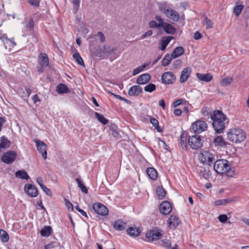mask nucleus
<instances>
[{
    "instance_id": "44",
    "label": "nucleus",
    "mask_w": 249,
    "mask_h": 249,
    "mask_svg": "<svg viewBox=\"0 0 249 249\" xmlns=\"http://www.w3.org/2000/svg\"><path fill=\"white\" fill-rule=\"evenodd\" d=\"M150 122L153 124V125L155 127L156 129L159 132H161V129H160L159 125V122L157 119L155 118H151L150 120Z\"/></svg>"
},
{
    "instance_id": "28",
    "label": "nucleus",
    "mask_w": 249,
    "mask_h": 249,
    "mask_svg": "<svg viewBox=\"0 0 249 249\" xmlns=\"http://www.w3.org/2000/svg\"><path fill=\"white\" fill-rule=\"evenodd\" d=\"M162 27L163 30L167 34L173 35L175 33L176 29L172 25L169 23H164V25Z\"/></svg>"
},
{
    "instance_id": "58",
    "label": "nucleus",
    "mask_w": 249,
    "mask_h": 249,
    "mask_svg": "<svg viewBox=\"0 0 249 249\" xmlns=\"http://www.w3.org/2000/svg\"><path fill=\"white\" fill-rule=\"evenodd\" d=\"M149 27L152 28H158L160 27L157 22L154 20H152L149 22Z\"/></svg>"
},
{
    "instance_id": "59",
    "label": "nucleus",
    "mask_w": 249,
    "mask_h": 249,
    "mask_svg": "<svg viewBox=\"0 0 249 249\" xmlns=\"http://www.w3.org/2000/svg\"><path fill=\"white\" fill-rule=\"evenodd\" d=\"M41 189L43 190V191L48 195L49 196H51L52 194L51 192V191L49 189H48L47 187H46L45 186L43 185L42 187H41Z\"/></svg>"
},
{
    "instance_id": "15",
    "label": "nucleus",
    "mask_w": 249,
    "mask_h": 249,
    "mask_svg": "<svg viewBox=\"0 0 249 249\" xmlns=\"http://www.w3.org/2000/svg\"><path fill=\"white\" fill-rule=\"evenodd\" d=\"M24 191L28 196L31 197H36L38 195L37 188L30 184H26L25 185Z\"/></svg>"
},
{
    "instance_id": "32",
    "label": "nucleus",
    "mask_w": 249,
    "mask_h": 249,
    "mask_svg": "<svg viewBox=\"0 0 249 249\" xmlns=\"http://www.w3.org/2000/svg\"><path fill=\"white\" fill-rule=\"evenodd\" d=\"M52 229L50 226H45L41 231L40 233L42 236H49L52 233Z\"/></svg>"
},
{
    "instance_id": "63",
    "label": "nucleus",
    "mask_w": 249,
    "mask_h": 249,
    "mask_svg": "<svg viewBox=\"0 0 249 249\" xmlns=\"http://www.w3.org/2000/svg\"><path fill=\"white\" fill-rule=\"evenodd\" d=\"M142 68H138L137 69H135L133 70V75H135L137 74H138L139 73H140L142 71Z\"/></svg>"
},
{
    "instance_id": "41",
    "label": "nucleus",
    "mask_w": 249,
    "mask_h": 249,
    "mask_svg": "<svg viewBox=\"0 0 249 249\" xmlns=\"http://www.w3.org/2000/svg\"><path fill=\"white\" fill-rule=\"evenodd\" d=\"M200 175L203 178L208 179L211 175V171H207L205 169H202L200 171Z\"/></svg>"
},
{
    "instance_id": "17",
    "label": "nucleus",
    "mask_w": 249,
    "mask_h": 249,
    "mask_svg": "<svg viewBox=\"0 0 249 249\" xmlns=\"http://www.w3.org/2000/svg\"><path fill=\"white\" fill-rule=\"evenodd\" d=\"M192 71V69L190 67H187L184 68L181 72L180 77V82H185L189 77Z\"/></svg>"
},
{
    "instance_id": "49",
    "label": "nucleus",
    "mask_w": 249,
    "mask_h": 249,
    "mask_svg": "<svg viewBox=\"0 0 249 249\" xmlns=\"http://www.w3.org/2000/svg\"><path fill=\"white\" fill-rule=\"evenodd\" d=\"M28 3L34 7H38L39 6L40 0H28Z\"/></svg>"
},
{
    "instance_id": "10",
    "label": "nucleus",
    "mask_w": 249,
    "mask_h": 249,
    "mask_svg": "<svg viewBox=\"0 0 249 249\" xmlns=\"http://www.w3.org/2000/svg\"><path fill=\"white\" fill-rule=\"evenodd\" d=\"M92 208L96 213L101 215L105 216L108 213L107 208L100 203H95L93 205Z\"/></svg>"
},
{
    "instance_id": "30",
    "label": "nucleus",
    "mask_w": 249,
    "mask_h": 249,
    "mask_svg": "<svg viewBox=\"0 0 249 249\" xmlns=\"http://www.w3.org/2000/svg\"><path fill=\"white\" fill-rule=\"evenodd\" d=\"M56 91L58 93L60 94L70 92V90L67 86L63 84H60L57 86Z\"/></svg>"
},
{
    "instance_id": "24",
    "label": "nucleus",
    "mask_w": 249,
    "mask_h": 249,
    "mask_svg": "<svg viewBox=\"0 0 249 249\" xmlns=\"http://www.w3.org/2000/svg\"><path fill=\"white\" fill-rule=\"evenodd\" d=\"M146 173L149 177L152 180H156L158 178V172L153 167H149L146 170Z\"/></svg>"
},
{
    "instance_id": "33",
    "label": "nucleus",
    "mask_w": 249,
    "mask_h": 249,
    "mask_svg": "<svg viewBox=\"0 0 249 249\" xmlns=\"http://www.w3.org/2000/svg\"><path fill=\"white\" fill-rule=\"evenodd\" d=\"M10 145V142L4 136L1 137L0 142V148H6Z\"/></svg>"
},
{
    "instance_id": "7",
    "label": "nucleus",
    "mask_w": 249,
    "mask_h": 249,
    "mask_svg": "<svg viewBox=\"0 0 249 249\" xmlns=\"http://www.w3.org/2000/svg\"><path fill=\"white\" fill-rule=\"evenodd\" d=\"M208 127L207 124L204 121L197 120L193 123L192 129L194 132L196 133H201L203 131L207 130Z\"/></svg>"
},
{
    "instance_id": "1",
    "label": "nucleus",
    "mask_w": 249,
    "mask_h": 249,
    "mask_svg": "<svg viewBox=\"0 0 249 249\" xmlns=\"http://www.w3.org/2000/svg\"><path fill=\"white\" fill-rule=\"evenodd\" d=\"M213 120V126L215 132L217 134L222 133L225 128V121L226 118L222 111L216 110L211 115Z\"/></svg>"
},
{
    "instance_id": "36",
    "label": "nucleus",
    "mask_w": 249,
    "mask_h": 249,
    "mask_svg": "<svg viewBox=\"0 0 249 249\" xmlns=\"http://www.w3.org/2000/svg\"><path fill=\"white\" fill-rule=\"evenodd\" d=\"M0 239L3 242H7L9 240V235L8 233L4 230H0Z\"/></svg>"
},
{
    "instance_id": "8",
    "label": "nucleus",
    "mask_w": 249,
    "mask_h": 249,
    "mask_svg": "<svg viewBox=\"0 0 249 249\" xmlns=\"http://www.w3.org/2000/svg\"><path fill=\"white\" fill-rule=\"evenodd\" d=\"M39 66L38 67V71L40 72L43 71V69L49 65V59L47 55L44 53H41L38 57Z\"/></svg>"
},
{
    "instance_id": "53",
    "label": "nucleus",
    "mask_w": 249,
    "mask_h": 249,
    "mask_svg": "<svg viewBox=\"0 0 249 249\" xmlns=\"http://www.w3.org/2000/svg\"><path fill=\"white\" fill-rule=\"evenodd\" d=\"M155 19L157 20V21L158 22L157 23H158V25L160 27H162L164 25V23L163 22V20L160 17L157 16L156 17Z\"/></svg>"
},
{
    "instance_id": "34",
    "label": "nucleus",
    "mask_w": 249,
    "mask_h": 249,
    "mask_svg": "<svg viewBox=\"0 0 249 249\" xmlns=\"http://www.w3.org/2000/svg\"><path fill=\"white\" fill-rule=\"evenodd\" d=\"M95 117L98 120L104 124H106L108 123V121L102 115L98 112H95Z\"/></svg>"
},
{
    "instance_id": "3",
    "label": "nucleus",
    "mask_w": 249,
    "mask_h": 249,
    "mask_svg": "<svg viewBox=\"0 0 249 249\" xmlns=\"http://www.w3.org/2000/svg\"><path fill=\"white\" fill-rule=\"evenodd\" d=\"M214 171L219 174L226 173L230 169L229 161L225 160H216L213 165Z\"/></svg>"
},
{
    "instance_id": "9",
    "label": "nucleus",
    "mask_w": 249,
    "mask_h": 249,
    "mask_svg": "<svg viewBox=\"0 0 249 249\" xmlns=\"http://www.w3.org/2000/svg\"><path fill=\"white\" fill-rule=\"evenodd\" d=\"M17 157V153L12 150H9L5 153L1 157V160L7 164L12 163Z\"/></svg>"
},
{
    "instance_id": "64",
    "label": "nucleus",
    "mask_w": 249,
    "mask_h": 249,
    "mask_svg": "<svg viewBox=\"0 0 249 249\" xmlns=\"http://www.w3.org/2000/svg\"><path fill=\"white\" fill-rule=\"evenodd\" d=\"M174 114L177 116H179L182 113V110L180 109H176L174 111Z\"/></svg>"
},
{
    "instance_id": "39",
    "label": "nucleus",
    "mask_w": 249,
    "mask_h": 249,
    "mask_svg": "<svg viewBox=\"0 0 249 249\" xmlns=\"http://www.w3.org/2000/svg\"><path fill=\"white\" fill-rule=\"evenodd\" d=\"M232 78L230 77H227L223 79L221 81L220 83L222 86L226 87L227 86L230 85L232 82Z\"/></svg>"
},
{
    "instance_id": "19",
    "label": "nucleus",
    "mask_w": 249,
    "mask_h": 249,
    "mask_svg": "<svg viewBox=\"0 0 249 249\" xmlns=\"http://www.w3.org/2000/svg\"><path fill=\"white\" fill-rule=\"evenodd\" d=\"M151 79V76L148 73H143L140 75L137 80V83L140 85H144L147 83Z\"/></svg>"
},
{
    "instance_id": "62",
    "label": "nucleus",
    "mask_w": 249,
    "mask_h": 249,
    "mask_svg": "<svg viewBox=\"0 0 249 249\" xmlns=\"http://www.w3.org/2000/svg\"><path fill=\"white\" fill-rule=\"evenodd\" d=\"M201 37L202 36L199 32L197 31L194 34V38L195 39L198 40L200 39Z\"/></svg>"
},
{
    "instance_id": "23",
    "label": "nucleus",
    "mask_w": 249,
    "mask_h": 249,
    "mask_svg": "<svg viewBox=\"0 0 249 249\" xmlns=\"http://www.w3.org/2000/svg\"><path fill=\"white\" fill-rule=\"evenodd\" d=\"M113 226L117 230L122 231L126 228V224L122 220L119 219L115 221L113 224Z\"/></svg>"
},
{
    "instance_id": "61",
    "label": "nucleus",
    "mask_w": 249,
    "mask_h": 249,
    "mask_svg": "<svg viewBox=\"0 0 249 249\" xmlns=\"http://www.w3.org/2000/svg\"><path fill=\"white\" fill-rule=\"evenodd\" d=\"M66 202V205L69 209L73 210V205L71 202L68 201L67 199H65Z\"/></svg>"
},
{
    "instance_id": "18",
    "label": "nucleus",
    "mask_w": 249,
    "mask_h": 249,
    "mask_svg": "<svg viewBox=\"0 0 249 249\" xmlns=\"http://www.w3.org/2000/svg\"><path fill=\"white\" fill-rule=\"evenodd\" d=\"M142 91V87L139 85L131 87L128 90V94L130 96H136L139 95Z\"/></svg>"
},
{
    "instance_id": "26",
    "label": "nucleus",
    "mask_w": 249,
    "mask_h": 249,
    "mask_svg": "<svg viewBox=\"0 0 249 249\" xmlns=\"http://www.w3.org/2000/svg\"><path fill=\"white\" fill-rule=\"evenodd\" d=\"M184 53V49L182 47H178L175 49L171 55L173 58H176L183 54Z\"/></svg>"
},
{
    "instance_id": "52",
    "label": "nucleus",
    "mask_w": 249,
    "mask_h": 249,
    "mask_svg": "<svg viewBox=\"0 0 249 249\" xmlns=\"http://www.w3.org/2000/svg\"><path fill=\"white\" fill-rule=\"evenodd\" d=\"M161 242L163 244V246L166 249H168L170 247L171 243L169 240L165 239L162 240Z\"/></svg>"
},
{
    "instance_id": "2",
    "label": "nucleus",
    "mask_w": 249,
    "mask_h": 249,
    "mask_svg": "<svg viewBox=\"0 0 249 249\" xmlns=\"http://www.w3.org/2000/svg\"><path fill=\"white\" fill-rule=\"evenodd\" d=\"M228 140L232 142L240 143L246 138V132L239 128H233L227 132Z\"/></svg>"
},
{
    "instance_id": "16",
    "label": "nucleus",
    "mask_w": 249,
    "mask_h": 249,
    "mask_svg": "<svg viewBox=\"0 0 249 249\" xmlns=\"http://www.w3.org/2000/svg\"><path fill=\"white\" fill-rule=\"evenodd\" d=\"M179 223L180 220L178 217L176 215H171L168 220V225L171 229L176 228Z\"/></svg>"
},
{
    "instance_id": "54",
    "label": "nucleus",
    "mask_w": 249,
    "mask_h": 249,
    "mask_svg": "<svg viewBox=\"0 0 249 249\" xmlns=\"http://www.w3.org/2000/svg\"><path fill=\"white\" fill-rule=\"evenodd\" d=\"M34 26V20L32 18L30 19L28 22L27 23L26 27V28H29L30 30H32L33 29Z\"/></svg>"
},
{
    "instance_id": "22",
    "label": "nucleus",
    "mask_w": 249,
    "mask_h": 249,
    "mask_svg": "<svg viewBox=\"0 0 249 249\" xmlns=\"http://www.w3.org/2000/svg\"><path fill=\"white\" fill-rule=\"evenodd\" d=\"M196 76L197 78L200 80L205 81L206 82H209L212 80L213 78V75L210 73H206V74H201L197 73Z\"/></svg>"
},
{
    "instance_id": "14",
    "label": "nucleus",
    "mask_w": 249,
    "mask_h": 249,
    "mask_svg": "<svg viewBox=\"0 0 249 249\" xmlns=\"http://www.w3.org/2000/svg\"><path fill=\"white\" fill-rule=\"evenodd\" d=\"M172 210V207L171 203L167 201L163 202L160 206V211L164 215L170 213Z\"/></svg>"
},
{
    "instance_id": "56",
    "label": "nucleus",
    "mask_w": 249,
    "mask_h": 249,
    "mask_svg": "<svg viewBox=\"0 0 249 249\" xmlns=\"http://www.w3.org/2000/svg\"><path fill=\"white\" fill-rule=\"evenodd\" d=\"M97 36L99 37L101 42L104 43L106 41L105 36L102 32H99Z\"/></svg>"
},
{
    "instance_id": "21",
    "label": "nucleus",
    "mask_w": 249,
    "mask_h": 249,
    "mask_svg": "<svg viewBox=\"0 0 249 249\" xmlns=\"http://www.w3.org/2000/svg\"><path fill=\"white\" fill-rule=\"evenodd\" d=\"M213 143L216 146H225L228 142L225 141L224 139L221 136H217L213 141Z\"/></svg>"
},
{
    "instance_id": "38",
    "label": "nucleus",
    "mask_w": 249,
    "mask_h": 249,
    "mask_svg": "<svg viewBox=\"0 0 249 249\" xmlns=\"http://www.w3.org/2000/svg\"><path fill=\"white\" fill-rule=\"evenodd\" d=\"M75 180L78 183V187L81 189L82 192L84 193L85 194H87L88 192V189L86 188V187L83 184L81 180L78 178H76Z\"/></svg>"
},
{
    "instance_id": "51",
    "label": "nucleus",
    "mask_w": 249,
    "mask_h": 249,
    "mask_svg": "<svg viewBox=\"0 0 249 249\" xmlns=\"http://www.w3.org/2000/svg\"><path fill=\"white\" fill-rule=\"evenodd\" d=\"M228 219V216L225 214H220L218 217V220L221 223H225Z\"/></svg>"
},
{
    "instance_id": "11",
    "label": "nucleus",
    "mask_w": 249,
    "mask_h": 249,
    "mask_svg": "<svg viewBox=\"0 0 249 249\" xmlns=\"http://www.w3.org/2000/svg\"><path fill=\"white\" fill-rule=\"evenodd\" d=\"M35 142L36 144V147L37 150L41 154L42 157L44 160L47 159V145L44 142L40 141L38 140H35Z\"/></svg>"
},
{
    "instance_id": "29",
    "label": "nucleus",
    "mask_w": 249,
    "mask_h": 249,
    "mask_svg": "<svg viewBox=\"0 0 249 249\" xmlns=\"http://www.w3.org/2000/svg\"><path fill=\"white\" fill-rule=\"evenodd\" d=\"M15 176L16 177L22 179L27 180L29 178V176L27 173L24 170H19L17 171L15 173Z\"/></svg>"
},
{
    "instance_id": "42",
    "label": "nucleus",
    "mask_w": 249,
    "mask_h": 249,
    "mask_svg": "<svg viewBox=\"0 0 249 249\" xmlns=\"http://www.w3.org/2000/svg\"><path fill=\"white\" fill-rule=\"evenodd\" d=\"M156 89V86L155 84L152 83H150L148 85H146L144 89L146 92H152Z\"/></svg>"
},
{
    "instance_id": "50",
    "label": "nucleus",
    "mask_w": 249,
    "mask_h": 249,
    "mask_svg": "<svg viewBox=\"0 0 249 249\" xmlns=\"http://www.w3.org/2000/svg\"><path fill=\"white\" fill-rule=\"evenodd\" d=\"M111 135L114 137H117L119 136V133L117 131V126L115 125L111 126Z\"/></svg>"
},
{
    "instance_id": "4",
    "label": "nucleus",
    "mask_w": 249,
    "mask_h": 249,
    "mask_svg": "<svg viewBox=\"0 0 249 249\" xmlns=\"http://www.w3.org/2000/svg\"><path fill=\"white\" fill-rule=\"evenodd\" d=\"M188 143L191 148L198 149L202 147L203 141L201 139L200 136L195 135L189 137Z\"/></svg>"
},
{
    "instance_id": "43",
    "label": "nucleus",
    "mask_w": 249,
    "mask_h": 249,
    "mask_svg": "<svg viewBox=\"0 0 249 249\" xmlns=\"http://www.w3.org/2000/svg\"><path fill=\"white\" fill-rule=\"evenodd\" d=\"M117 49L116 48H112L110 49L109 47L104 46L103 47V52L104 53H114Z\"/></svg>"
},
{
    "instance_id": "12",
    "label": "nucleus",
    "mask_w": 249,
    "mask_h": 249,
    "mask_svg": "<svg viewBox=\"0 0 249 249\" xmlns=\"http://www.w3.org/2000/svg\"><path fill=\"white\" fill-rule=\"evenodd\" d=\"M161 79L163 83L171 84L175 81L176 77L172 72L168 71L162 74Z\"/></svg>"
},
{
    "instance_id": "46",
    "label": "nucleus",
    "mask_w": 249,
    "mask_h": 249,
    "mask_svg": "<svg viewBox=\"0 0 249 249\" xmlns=\"http://www.w3.org/2000/svg\"><path fill=\"white\" fill-rule=\"evenodd\" d=\"M186 136L185 134H182L180 135V142L181 145L183 149L186 147Z\"/></svg>"
},
{
    "instance_id": "35",
    "label": "nucleus",
    "mask_w": 249,
    "mask_h": 249,
    "mask_svg": "<svg viewBox=\"0 0 249 249\" xmlns=\"http://www.w3.org/2000/svg\"><path fill=\"white\" fill-rule=\"evenodd\" d=\"M73 57L75 60L76 62L82 66H84V61L81 58L79 53L76 52L73 54Z\"/></svg>"
},
{
    "instance_id": "60",
    "label": "nucleus",
    "mask_w": 249,
    "mask_h": 249,
    "mask_svg": "<svg viewBox=\"0 0 249 249\" xmlns=\"http://www.w3.org/2000/svg\"><path fill=\"white\" fill-rule=\"evenodd\" d=\"M75 208L79 213H81V214H82L83 216H84L86 217H88L87 213L85 211H84L83 210L79 208V205H77L76 206H75Z\"/></svg>"
},
{
    "instance_id": "45",
    "label": "nucleus",
    "mask_w": 249,
    "mask_h": 249,
    "mask_svg": "<svg viewBox=\"0 0 249 249\" xmlns=\"http://www.w3.org/2000/svg\"><path fill=\"white\" fill-rule=\"evenodd\" d=\"M71 2L73 5V10L76 13L79 7L80 0H72Z\"/></svg>"
},
{
    "instance_id": "13",
    "label": "nucleus",
    "mask_w": 249,
    "mask_h": 249,
    "mask_svg": "<svg viewBox=\"0 0 249 249\" xmlns=\"http://www.w3.org/2000/svg\"><path fill=\"white\" fill-rule=\"evenodd\" d=\"M163 12L167 18L175 21H178L179 19V15L178 13L171 8L164 9Z\"/></svg>"
},
{
    "instance_id": "47",
    "label": "nucleus",
    "mask_w": 249,
    "mask_h": 249,
    "mask_svg": "<svg viewBox=\"0 0 249 249\" xmlns=\"http://www.w3.org/2000/svg\"><path fill=\"white\" fill-rule=\"evenodd\" d=\"M204 25L205 26L206 29L212 28L213 27V23L210 19L207 17L205 18Z\"/></svg>"
},
{
    "instance_id": "40",
    "label": "nucleus",
    "mask_w": 249,
    "mask_h": 249,
    "mask_svg": "<svg viewBox=\"0 0 249 249\" xmlns=\"http://www.w3.org/2000/svg\"><path fill=\"white\" fill-rule=\"evenodd\" d=\"M244 8V6L242 4L236 5L233 9V12L236 17H238L241 14L242 10Z\"/></svg>"
},
{
    "instance_id": "57",
    "label": "nucleus",
    "mask_w": 249,
    "mask_h": 249,
    "mask_svg": "<svg viewBox=\"0 0 249 249\" xmlns=\"http://www.w3.org/2000/svg\"><path fill=\"white\" fill-rule=\"evenodd\" d=\"M153 34V32L152 30H149L147 32H145L143 35H142L141 36V39H143L147 37V36H151Z\"/></svg>"
},
{
    "instance_id": "31",
    "label": "nucleus",
    "mask_w": 249,
    "mask_h": 249,
    "mask_svg": "<svg viewBox=\"0 0 249 249\" xmlns=\"http://www.w3.org/2000/svg\"><path fill=\"white\" fill-rule=\"evenodd\" d=\"M232 202H233V200L231 199H219L214 201L213 204L215 206L226 205Z\"/></svg>"
},
{
    "instance_id": "48",
    "label": "nucleus",
    "mask_w": 249,
    "mask_h": 249,
    "mask_svg": "<svg viewBox=\"0 0 249 249\" xmlns=\"http://www.w3.org/2000/svg\"><path fill=\"white\" fill-rule=\"evenodd\" d=\"M186 102V101L183 99H180L178 100H177L175 101L173 104H172V107H176L180 105L184 104Z\"/></svg>"
},
{
    "instance_id": "55",
    "label": "nucleus",
    "mask_w": 249,
    "mask_h": 249,
    "mask_svg": "<svg viewBox=\"0 0 249 249\" xmlns=\"http://www.w3.org/2000/svg\"><path fill=\"white\" fill-rule=\"evenodd\" d=\"M182 61L180 60H176L173 63V66L175 69H177L181 65Z\"/></svg>"
},
{
    "instance_id": "5",
    "label": "nucleus",
    "mask_w": 249,
    "mask_h": 249,
    "mask_svg": "<svg viewBox=\"0 0 249 249\" xmlns=\"http://www.w3.org/2000/svg\"><path fill=\"white\" fill-rule=\"evenodd\" d=\"M200 161L203 163L210 165L214 160V156L213 153L209 151L205 150L201 152L199 156Z\"/></svg>"
},
{
    "instance_id": "6",
    "label": "nucleus",
    "mask_w": 249,
    "mask_h": 249,
    "mask_svg": "<svg viewBox=\"0 0 249 249\" xmlns=\"http://www.w3.org/2000/svg\"><path fill=\"white\" fill-rule=\"evenodd\" d=\"M161 236V231L157 229H153L148 231L146 234V241L151 242L159 240Z\"/></svg>"
},
{
    "instance_id": "37",
    "label": "nucleus",
    "mask_w": 249,
    "mask_h": 249,
    "mask_svg": "<svg viewBox=\"0 0 249 249\" xmlns=\"http://www.w3.org/2000/svg\"><path fill=\"white\" fill-rule=\"evenodd\" d=\"M172 58H173L172 57V55H170L168 54H166L162 60V65L163 66H166L168 65L171 62Z\"/></svg>"
},
{
    "instance_id": "20",
    "label": "nucleus",
    "mask_w": 249,
    "mask_h": 249,
    "mask_svg": "<svg viewBox=\"0 0 249 249\" xmlns=\"http://www.w3.org/2000/svg\"><path fill=\"white\" fill-rule=\"evenodd\" d=\"M174 37L171 36L162 37L160 42V46L159 47V48L161 51L164 50L170 41Z\"/></svg>"
},
{
    "instance_id": "27",
    "label": "nucleus",
    "mask_w": 249,
    "mask_h": 249,
    "mask_svg": "<svg viewBox=\"0 0 249 249\" xmlns=\"http://www.w3.org/2000/svg\"><path fill=\"white\" fill-rule=\"evenodd\" d=\"M166 191L162 186H158L156 189V195L160 199H163L166 196Z\"/></svg>"
},
{
    "instance_id": "25",
    "label": "nucleus",
    "mask_w": 249,
    "mask_h": 249,
    "mask_svg": "<svg viewBox=\"0 0 249 249\" xmlns=\"http://www.w3.org/2000/svg\"><path fill=\"white\" fill-rule=\"evenodd\" d=\"M127 233L133 236H137L141 233L140 229L139 227H130L127 230Z\"/></svg>"
}]
</instances>
